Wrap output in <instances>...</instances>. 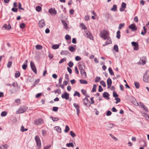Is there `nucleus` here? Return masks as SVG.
I'll return each mask as SVG.
<instances>
[{"label":"nucleus","instance_id":"obj_1","mask_svg":"<svg viewBox=\"0 0 149 149\" xmlns=\"http://www.w3.org/2000/svg\"><path fill=\"white\" fill-rule=\"evenodd\" d=\"M85 66L84 64L82 62L79 65V68L81 74L83 78H86V73L84 70Z\"/></svg>","mask_w":149,"mask_h":149},{"label":"nucleus","instance_id":"obj_2","mask_svg":"<svg viewBox=\"0 0 149 149\" xmlns=\"http://www.w3.org/2000/svg\"><path fill=\"white\" fill-rule=\"evenodd\" d=\"M100 35V37L105 40L109 37V33L107 30H104L102 32H101Z\"/></svg>","mask_w":149,"mask_h":149},{"label":"nucleus","instance_id":"obj_3","mask_svg":"<svg viewBox=\"0 0 149 149\" xmlns=\"http://www.w3.org/2000/svg\"><path fill=\"white\" fill-rule=\"evenodd\" d=\"M28 109L27 107L25 106H22L16 111V113L17 114L24 113Z\"/></svg>","mask_w":149,"mask_h":149},{"label":"nucleus","instance_id":"obj_4","mask_svg":"<svg viewBox=\"0 0 149 149\" xmlns=\"http://www.w3.org/2000/svg\"><path fill=\"white\" fill-rule=\"evenodd\" d=\"M143 80L147 83H149V70H147L144 74Z\"/></svg>","mask_w":149,"mask_h":149},{"label":"nucleus","instance_id":"obj_5","mask_svg":"<svg viewBox=\"0 0 149 149\" xmlns=\"http://www.w3.org/2000/svg\"><path fill=\"white\" fill-rule=\"evenodd\" d=\"M35 140L38 148V149H40L41 148V143L39 137L38 136H36L35 137Z\"/></svg>","mask_w":149,"mask_h":149},{"label":"nucleus","instance_id":"obj_6","mask_svg":"<svg viewBox=\"0 0 149 149\" xmlns=\"http://www.w3.org/2000/svg\"><path fill=\"white\" fill-rule=\"evenodd\" d=\"M44 123L43 120L41 118H39L36 119L34 123V125H41Z\"/></svg>","mask_w":149,"mask_h":149},{"label":"nucleus","instance_id":"obj_7","mask_svg":"<svg viewBox=\"0 0 149 149\" xmlns=\"http://www.w3.org/2000/svg\"><path fill=\"white\" fill-rule=\"evenodd\" d=\"M85 36L91 40H93V37L90 32L88 31H86L85 32Z\"/></svg>","mask_w":149,"mask_h":149},{"label":"nucleus","instance_id":"obj_8","mask_svg":"<svg viewBox=\"0 0 149 149\" xmlns=\"http://www.w3.org/2000/svg\"><path fill=\"white\" fill-rule=\"evenodd\" d=\"M30 66L32 70L36 74L37 73L36 68L33 62L31 61L30 63Z\"/></svg>","mask_w":149,"mask_h":149},{"label":"nucleus","instance_id":"obj_9","mask_svg":"<svg viewBox=\"0 0 149 149\" xmlns=\"http://www.w3.org/2000/svg\"><path fill=\"white\" fill-rule=\"evenodd\" d=\"M107 41L104 44H103L102 46H105L106 45H108L109 44H111L112 41L111 38L110 37H108L106 39Z\"/></svg>","mask_w":149,"mask_h":149},{"label":"nucleus","instance_id":"obj_10","mask_svg":"<svg viewBox=\"0 0 149 149\" xmlns=\"http://www.w3.org/2000/svg\"><path fill=\"white\" fill-rule=\"evenodd\" d=\"M132 44L134 46V50H137L139 49V45L137 42H132Z\"/></svg>","mask_w":149,"mask_h":149},{"label":"nucleus","instance_id":"obj_11","mask_svg":"<svg viewBox=\"0 0 149 149\" xmlns=\"http://www.w3.org/2000/svg\"><path fill=\"white\" fill-rule=\"evenodd\" d=\"M73 106L76 108L77 110V114L78 116H79V113L80 111L79 110V106L78 104H77L76 103H74L73 104Z\"/></svg>","mask_w":149,"mask_h":149},{"label":"nucleus","instance_id":"obj_12","mask_svg":"<svg viewBox=\"0 0 149 149\" xmlns=\"http://www.w3.org/2000/svg\"><path fill=\"white\" fill-rule=\"evenodd\" d=\"M129 28L131 29L133 31H135L137 30V27L134 24H131L129 26Z\"/></svg>","mask_w":149,"mask_h":149},{"label":"nucleus","instance_id":"obj_13","mask_svg":"<svg viewBox=\"0 0 149 149\" xmlns=\"http://www.w3.org/2000/svg\"><path fill=\"white\" fill-rule=\"evenodd\" d=\"M69 94L65 92L62 94L61 97L63 99H65L66 100H68L69 98Z\"/></svg>","mask_w":149,"mask_h":149},{"label":"nucleus","instance_id":"obj_14","mask_svg":"<svg viewBox=\"0 0 149 149\" xmlns=\"http://www.w3.org/2000/svg\"><path fill=\"white\" fill-rule=\"evenodd\" d=\"M146 56H143L140 58V61L141 62V64L143 65H145L146 63Z\"/></svg>","mask_w":149,"mask_h":149},{"label":"nucleus","instance_id":"obj_15","mask_svg":"<svg viewBox=\"0 0 149 149\" xmlns=\"http://www.w3.org/2000/svg\"><path fill=\"white\" fill-rule=\"evenodd\" d=\"M39 26L40 28H42L45 25V23L43 20H41L39 21Z\"/></svg>","mask_w":149,"mask_h":149},{"label":"nucleus","instance_id":"obj_16","mask_svg":"<svg viewBox=\"0 0 149 149\" xmlns=\"http://www.w3.org/2000/svg\"><path fill=\"white\" fill-rule=\"evenodd\" d=\"M107 83L108 86V88H109L111 86L112 81L110 78H109L107 81Z\"/></svg>","mask_w":149,"mask_h":149},{"label":"nucleus","instance_id":"obj_17","mask_svg":"<svg viewBox=\"0 0 149 149\" xmlns=\"http://www.w3.org/2000/svg\"><path fill=\"white\" fill-rule=\"evenodd\" d=\"M49 12L51 14H54L55 15L56 13V11L55 9H53L52 8L49 9Z\"/></svg>","mask_w":149,"mask_h":149},{"label":"nucleus","instance_id":"obj_18","mask_svg":"<svg viewBox=\"0 0 149 149\" xmlns=\"http://www.w3.org/2000/svg\"><path fill=\"white\" fill-rule=\"evenodd\" d=\"M61 22L63 24L64 27V28L67 29L68 28V25L66 21L65 20H61Z\"/></svg>","mask_w":149,"mask_h":149},{"label":"nucleus","instance_id":"obj_19","mask_svg":"<svg viewBox=\"0 0 149 149\" xmlns=\"http://www.w3.org/2000/svg\"><path fill=\"white\" fill-rule=\"evenodd\" d=\"M3 27L6 30H10L11 28V26L10 24L8 25L7 24H5Z\"/></svg>","mask_w":149,"mask_h":149},{"label":"nucleus","instance_id":"obj_20","mask_svg":"<svg viewBox=\"0 0 149 149\" xmlns=\"http://www.w3.org/2000/svg\"><path fill=\"white\" fill-rule=\"evenodd\" d=\"M103 96L104 98H107V100H109V94L107 92H104L103 94Z\"/></svg>","mask_w":149,"mask_h":149},{"label":"nucleus","instance_id":"obj_21","mask_svg":"<svg viewBox=\"0 0 149 149\" xmlns=\"http://www.w3.org/2000/svg\"><path fill=\"white\" fill-rule=\"evenodd\" d=\"M83 100L84 101V104L85 106H86L87 105V103L88 102H90V101L86 97H85L84 98Z\"/></svg>","mask_w":149,"mask_h":149},{"label":"nucleus","instance_id":"obj_22","mask_svg":"<svg viewBox=\"0 0 149 149\" xmlns=\"http://www.w3.org/2000/svg\"><path fill=\"white\" fill-rule=\"evenodd\" d=\"M9 146L8 144H5L4 145H2L0 146V149H6L8 148Z\"/></svg>","mask_w":149,"mask_h":149},{"label":"nucleus","instance_id":"obj_23","mask_svg":"<svg viewBox=\"0 0 149 149\" xmlns=\"http://www.w3.org/2000/svg\"><path fill=\"white\" fill-rule=\"evenodd\" d=\"M69 53V52L68 51L62 50L60 53L61 55H67Z\"/></svg>","mask_w":149,"mask_h":149},{"label":"nucleus","instance_id":"obj_24","mask_svg":"<svg viewBox=\"0 0 149 149\" xmlns=\"http://www.w3.org/2000/svg\"><path fill=\"white\" fill-rule=\"evenodd\" d=\"M80 27H81V29H87V27L83 23H81L80 24Z\"/></svg>","mask_w":149,"mask_h":149},{"label":"nucleus","instance_id":"obj_25","mask_svg":"<svg viewBox=\"0 0 149 149\" xmlns=\"http://www.w3.org/2000/svg\"><path fill=\"white\" fill-rule=\"evenodd\" d=\"M79 81L81 84H87L88 83V82L86 81L83 79H80Z\"/></svg>","mask_w":149,"mask_h":149},{"label":"nucleus","instance_id":"obj_26","mask_svg":"<svg viewBox=\"0 0 149 149\" xmlns=\"http://www.w3.org/2000/svg\"><path fill=\"white\" fill-rule=\"evenodd\" d=\"M134 85L135 88L137 89H138L139 88L140 85L139 83L137 82H134Z\"/></svg>","mask_w":149,"mask_h":149},{"label":"nucleus","instance_id":"obj_27","mask_svg":"<svg viewBox=\"0 0 149 149\" xmlns=\"http://www.w3.org/2000/svg\"><path fill=\"white\" fill-rule=\"evenodd\" d=\"M20 75V73L19 71H17L15 73V77L16 78L19 77Z\"/></svg>","mask_w":149,"mask_h":149},{"label":"nucleus","instance_id":"obj_28","mask_svg":"<svg viewBox=\"0 0 149 149\" xmlns=\"http://www.w3.org/2000/svg\"><path fill=\"white\" fill-rule=\"evenodd\" d=\"M108 70L111 75H114V72L111 68H109L108 69Z\"/></svg>","mask_w":149,"mask_h":149},{"label":"nucleus","instance_id":"obj_29","mask_svg":"<svg viewBox=\"0 0 149 149\" xmlns=\"http://www.w3.org/2000/svg\"><path fill=\"white\" fill-rule=\"evenodd\" d=\"M143 28L144 29V31H142L141 33V34L142 35H144L146 32V29L145 26H143Z\"/></svg>","mask_w":149,"mask_h":149},{"label":"nucleus","instance_id":"obj_30","mask_svg":"<svg viewBox=\"0 0 149 149\" xmlns=\"http://www.w3.org/2000/svg\"><path fill=\"white\" fill-rule=\"evenodd\" d=\"M59 45L57 44H55L53 45L52 48L53 49H56L59 48Z\"/></svg>","mask_w":149,"mask_h":149},{"label":"nucleus","instance_id":"obj_31","mask_svg":"<svg viewBox=\"0 0 149 149\" xmlns=\"http://www.w3.org/2000/svg\"><path fill=\"white\" fill-rule=\"evenodd\" d=\"M50 118L52 119L54 122L58 121L59 120L58 118L54 117L52 116H50Z\"/></svg>","mask_w":149,"mask_h":149},{"label":"nucleus","instance_id":"obj_32","mask_svg":"<svg viewBox=\"0 0 149 149\" xmlns=\"http://www.w3.org/2000/svg\"><path fill=\"white\" fill-rule=\"evenodd\" d=\"M120 31L119 30H118L116 33L117 35H116V38H118V39H119L120 38Z\"/></svg>","mask_w":149,"mask_h":149},{"label":"nucleus","instance_id":"obj_33","mask_svg":"<svg viewBox=\"0 0 149 149\" xmlns=\"http://www.w3.org/2000/svg\"><path fill=\"white\" fill-rule=\"evenodd\" d=\"M28 130L27 128H24V127L23 126H22L21 127V131L22 132L26 131Z\"/></svg>","mask_w":149,"mask_h":149},{"label":"nucleus","instance_id":"obj_34","mask_svg":"<svg viewBox=\"0 0 149 149\" xmlns=\"http://www.w3.org/2000/svg\"><path fill=\"white\" fill-rule=\"evenodd\" d=\"M36 48L37 49L41 50L42 49V47L40 45H38L36 46Z\"/></svg>","mask_w":149,"mask_h":149},{"label":"nucleus","instance_id":"obj_35","mask_svg":"<svg viewBox=\"0 0 149 149\" xmlns=\"http://www.w3.org/2000/svg\"><path fill=\"white\" fill-rule=\"evenodd\" d=\"M69 49L70 52H73L75 50V49L74 47L73 46L70 47L69 48Z\"/></svg>","mask_w":149,"mask_h":149},{"label":"nucleus","instance_id":"obj_36","mask_svg":"<svg viewBox=\"0 0 149 149\" xmlns=\"http://www.w3.org/2000/svg\"><path fill=\"white\" fill-rule=\"evenodd\" d=\"M55 129L59 132H61V129L59 127H55Z\"/></svg>","mask_w":149,"mask_h":149},{"label":"nucleus","instance_id":"obj_37","mask_svg":"<svg viewBox=\"0 0 149 149\" xmlns=\"http://www.w3.org/2000/svg\"><path fill=\"white\" fill-rule=\"evenodd\" d=\"M117 10V6L116 5H114L113 7L111 9V10L113 11H116Z\"/></svg>","mask_w":149,"mask_h":149},{"label":"nucleus","instance_id":"obj_38","mask_svg":"<svg viewBox=\"0 0 149 149\" xmlns=\"http://www.w3.org/2000/svg\"><path fill=\"white\" fill-rule=\"evenodd\" d=\"M76 95L78 97H80V95L79 93L77 91H75L73 95V96H75Z\"/></svg>","mask_w":149,"mask_h":149},{"label":"nucleus","instance_id":"obj_39","mask_svg":"<svg viewBox=\"0 0 149 149\" xmlns=\"http://www.w3.org/2000/svg\"><path fill=\"white\" fill-rule=\"evenodd\" d=\"M113 49L116 52H118V47L117 45H115L114 46Z\"/></svg>","mask_w":149,"mask_h":149},{"label":"nucleus","instance_id":"obj_40","mask_svg":"<svg viewBox=\"0 0 149 149\" xmlns=\"http://www.w3.org/2000/svg\"><path fill=\"white\" fill-rule=\"evenodd\" d=\"M125 25V24L124 23L120 24L118 27V29L120 30L122 27H124Z\"/></svg>","mask_w":149,"mask_h":149},{"label":"nucleus","instance_id":"obj_41","mask_svg":"<svg viewBox=\"0 0 149 149\" xmlns=\"http://www.w3.org/2000/svg\"><path fill=\"white\" fill-rule=\"evenodd\" d=\"M7 114V112L6 111H3L1 112V116L2 117L5 116Z\"/></svg>","mask_w":149,"mask_h":149},{"label":"nucleus","instance_id":"obj_42","mask_svg":"<svg viewBox=\"0 0 149 149\" xmlns=\"http://www.w3.org/2000/svg\"><path fill=\"white\" fill-rule=\"evenodd\" d=\"M97 85L95 84H94L92 90L91 91L92 92H95L96 91Z\"/></svg>","mask_w":149,"mask_h":149},{"label":"nucleus","instance_id":"obj_43","mask_svg":"<svg viewBox=\"0 0 149 149\" xmlns=\"http://www.w3.org/2000/svg\"><path fill=\"white\" fill-rule=\"evenodd\" d=\"M25 27V24L24 23H22L20 24V27L22 29H23Z\"/></svg>","mask_w":149,"mask_h":149},{"label":"nucleus","instance_id":"obj_44","mask_svg":"<svg viewBox=\"0 0 149 149\" xmlns=\"http://www.w3.org/2000/svg\"><path fill=\"white\" fill-rule=\"evenodd\" d=\"M70 134L72 137H74L76 136V135L72 131H71L70 132Z\"/></svg>","mask_w":149,"mask_h":149},{"label":"nucleus","instance_id":"obj_45","mask_svg":"<svg viewBox=\"0 0 149 149\" xmlns=\"http://www.w3.org/2000/svg\"><path fill=\"white\" fill-rule=\"evenodd\" d=\"M65 39L66 40H69L71 39V37L68 35H66L65 37Z\"/></svg>","mask_w":149,"mask_h":149},{"label":"nucleus","instance_id":"obj_46","mask_svg":"<svg viewBox=\"0 0 149 149\" xmlns=\"http://www.w3.org/2000/svg\"><path fill=\"white\" fill-rule=\"evenodd\" d=\"M66 58L65 57H64L63 58L61 59L60 61H59V63L60 64L62 63L64 61H66Z\"/></svg>","mask_w":149,"mask_h":149},{"label":"nucleus","instance_id":"obj_47","mask_svg":"<svg viewBox=\"0 0 149 149\" xmlns=\"http://www.w3.org/2000/svg\"><path fill=\"white\" fill-rule=\"evenodd\" d=\"M101 79V78L100 77H96L95 80V82H99Z\"/></svg>","mask_w":149,"mask_h":149},{"label":"nucleus","instance_id":"obj_48","mask_svg":"<svg viewBox=\"0 0 149 149\" xmlns=\"http://www.w3.org/2000/svg\"><path fill=\"white\" fill-rule=\"evenodd\" d=\"M118 95L117 94L116 92H115V91H114L113 92V96L114 97H115V98L117 97H118Z\"/></svg>","mask_w":149,"mask_h":149},{"label":"nucleus","instance_id":"obj_49","mask_svg":"<svg viewBox=\"0 0 149 149\" xmlns=\"http://www.w3.org/2000/svg\"><path fill=\"white\" fill-rule=\"evenodd\" d=\"M136 106L140 105L141 107H143L144 106V105L142 103L140 102L139 103V104L137 103H136V104H135Z\"/></svg>","mask_w":149,"mask_h":149},{"label":"nucleus","instance_id":"obj_50","mask_svg":"<svg viewBox=\"0 0 149 149\" xmlns=\"http://www.w3.org/2000/svg\"><path fill=\"white\" fill-rule=\"evenodd\" d=\"M100 84L102 85L104 87H105L106 86V84L105 82L103 81L102 80L100 82Z\"/></svg>","mask_w":149,"mask_h":149},{"label":"nucleus","instance_id":"obj_51","mask_svg":"<svg viewBox=\"0 0 149 149\" xmlns=\"http://www.w3.org/2000/svg\"><path fill=\"white\" fill-rule=\"evenodd\" d=\"M69 130L70 128L67 125H66L65 126V129L64 130V132H65L67 133L69 131Z\"/></svg>","mask_w":149,"mask_h":149},{"label":"nucleus","instance_id":"obj_52","mask_svg":"<svg viewBox=\"0 0 149 149\" xmlns=\"http://www.w3.org/2000/svg\"><path fill=\"white\" fill-rule=\"evenodd\" d=\"M115 100H116L115 102V103L116 104H117L120 101V99L119 98L116 97L115 98Z\"/></svg>","mask_w":149,"mask_h":149},{"label":"nucleus","instance_id":"obj_53","mask_svg":"<svg viewBox=\"0 0 149 149\" xmlns=\"http://www.w3.org/2000/svg\"><path fill=\"white\" fill-rule=\"evenodd\" d=\"M36 10L37 11L40 12L42 8L40 6H38L36 7Z\"/></svg>","mask_w":149,"mask_h":149},{"label":"nucleus","instance_id":"obj_54","mask_svg":"<svg viewBox=\"0 0 149 149\" xmlns=\"http://www.w3.org/2000/svg\"><path fill=\"white\" fill-rule=\"evenodd\" d=\"M126 4L124 2H123L122 3L121 7L125 9L126 8Z\"/></svg>","mask_w":149,"mask_h":149},{"label":"nucleus","instance_id":"obj_55","mask_svg":"<svg viewBox=\"0 0 149 149\" xmlns=\"http://www.w3.org/2000/svg\"><path fill=\"white\" fill-rule=\"evenodd\" d=\"M113 124L109 123L107 124V126L109 128H112L113 127Z\"/></svg>","mask_w":149,"mask_h":149},{"label":"nucleus","instance_id":"obj_56","mask_svg":"<svg viewBox=\"0 0 149 149\" xmlns=\"http://www.w3.org/2000/svg\"><path fill=\"white\" fill-rule=\"evenodd\" d=\"M68 65L70 68H72L73 65V63L72 61H70L69 62Z\"/></svg>","mask_w":149,"mask_h":149},{"label":"nucleus","instance_id":"obj_57","mask_svg":"<svg viewBox=\"0 0 149 149\" xmlns=\"http://www.w3.org/2000/svg\"><path fill=\"white\" fill-rule=\"evenodd\" d=\"M66 146L68 147H73L74 145L72 143H67L66 144Z\"/></svg>","mask_w":149,"mask_h":149},{"label":"nucleus","instance_id":"obj_58","mask_svg":"<svg viewBox=\"0 0 149 149\" xmlns=\"http://www.w3.org/2000/svg\"><path fill=\"white\" fill-rule=\"evenodd\" d=\"M58 109V107H54L52 109V111L56 112L57 111Z\"/></svg>","mask_w":149,"mask_h":149},{"label":"nucleus","instance_id":"obj_59","mask_svg":"<svg viewBox=\"0 0 149 149\" xmlns=\"http://www.w3.org/2000/svg\"><path fill=\"white\" fill-rule=\"evenodd\" d=\"M54 93L55 94L58 93L59 94L61 93V91L60 89H57V90L54 91Z\"/></svg>","mask_w":149,"mask_h":149},{"label":"nucleus","instance_id":"obj_60","mask_svg":"<svg viewBox=\"0 0 149 149\" xmlns=\"http://www.w3.org/2000/svg\"><path fill=\"white\" fill-rule=\"evenodd\" d=\"M12 62L11 61H9L7 64V67L9 68H10L12 64Z\"/></svg>","mask_w":149,"mask_h":149},{"label":"nucleus","instance_id":"obj_61","mask_svg":"<svg viewBox=\"0 0 149 149\" xmlns=\"http://www.w3.org/2000/svg\"><path fill=\"white\" fill-rule=\"evenodd\" d=\"M89 19V16L88 15L85 16L84 20L85 21H87Z\"/></svg>","mask_w":149,"mask_h":149},{"label":"nucleus","instance_id":"obj_62","mask_svg":"<svg viewBox=\"0 0 149 149\" xmlns=\"http://www.w3.org/2000/svg\"><path fill=\"white\" fill-rule=\"evenodd\" d=\"M48 56L50 59H52L54 57V56L52 54L50 53V52H49V54Z\"/></svg>","mask_w":149,"mask_h":149},{"label":"nucleus","instance_id":"obj_63","mask_svg":"<svg viewBox=\"0 0 149 149\" xmlns=\"http://www.w3.org/2000/svg\"><path fill=\"white\" fill-rule=\"evenodd\" d=\"M39 81L40 79H36L34 83L33 86H35L36 84H37L39 82Z\"/></svg>","mask_w":149,"mask_h":149},{"label":"nucleus","instance_id":"obj_64","mask_svg":"<svg viewBox=\"0 0 149 149\" xmlns=\"http://www.w3.org/2000/svg\"><path fill=\"white\" fill-rule=\"evenodd\" d=\"M15 102L16 103L18 104L20 103V99H17L15 100Z\"/></svg>","mask_w":149,"mask_h":149}]
</instances>
